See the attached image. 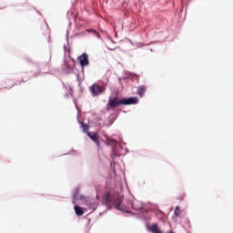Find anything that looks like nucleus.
I'll use <instances>...</instances> for the list:
<instances>
[{"label":"nucleus","mask_w":233,"mask_h":233,"mask_svg":"<svg viewBox=\"0 0 233 233\" xmlns=\"http://www.w3.org/2000/svg\"><path fill=\"white\" fill-rule=\"evenodd\" d=\"M136 103H137V97L119 99V97L115 96L108 100L106 110L110 111L121 106V105H136Z\"/></svg>","instance_id":"obj_1"},{"label":"nucleus","mask_w":233,"mask_h":233,"mask_svg":"<svg viewBox=\"0 0 233 233\" xmlns=\"http://www.w3.org/2000/svg\"><path fill=\"white\" fill-rule=\"evenodd\" d=\"M103 201H105L106 207H115L117 210H121V203H123V196L115 192L113 194L106 193L103 196Z\"/></svg>","instance_id":"obj_2"},{"label":"nucleus","mask_w":233,"mask_h":233,"mask_svg":"<svg viewBox=\"0 0 233 233\" xmlns=\"http://www.w3.org/2000/svg\"><path fill=\"white\" fill-rule=\"evenodd\" d=\"M89 89L92 96L96 97V96H101V94L106 90V87L105 86H99L98 84H93Z\"/></svg>","instance_id":"obj_3"},{"label":"nucleus","mask_w":233,"mask_h":233,"mask_svg":"<svg viewBox=\"0 0 233 233\" xmlns=\"http://www.w3.org/2000/svg\"><path fill=\"white\" fill-rule=\"evenodd\" d=\"M77 61L82 68H85V66H88V65H90V60H88V55L86 53H83L81 56H79L77 57Z\"/></svg>","instance_id":"obj_4"},{"label":"nucleus","mask_w":233,"mask_h":233,"mask_svg":"<svg viewBox=\"0 0 233 233\" xmlns=\"http://www.w3.org/2000/svg\"><path fill=\"white\" fill-rule=\"evenodd\" d=\"M88 137H90V139H92V141H94V143H96V145H97V147H99L100 142H99V135H97V133H87Z\"/></svg>","instance_id":"obj_5"},{"label":"nucleus","mask_w":233,"mask_h":233,"mask_svg":"<svg viewBox=\"0 0 233 233\" xmlns=\"http://www.w3.org/2000/svg\"><path fill=\"white\" fill-rule=\"evenodd\" d=\"M131 205L134 210H141V208H143V203L139 202L137 199H134Z\"/></svg>","instance_id":"obj_6"},{"label":"nucleus","mask_w":233,"mask_h":233,"mask_svg":"<svg viewBox=\"0 0 233 233\" xmlns=\"http://www.w3.org/2000/svg\"><path fill=\"white\" fill-rule=\"evenodd\" d=\"M106 141L107 145H111L112 147H119L121 148L120 144L117 145V141L112 137H107Z\"/></svg>","instance_id":"obj_7"},{"label":"nucleus","mask_w":233,"mask_h":233,"mask_svg":"<svg viewBox=\"0 0 233 233\" xmlns=\"http://www.w3.org/2000/svg\"><path fill=\"white\" fill-rule=\"evenodd\" d=\"M145 92H147V87L145 86H141L137 89V94L140 97H143L145 95Z\"/></svg>","instance_id":"obj_8"},{"label":"nucleus","mask_w":233,"mask_h":233,"mask_svg":"<svg viewBox=\"0 0 233 233\" xmlns=\"http://www.w3.org/2000/svg\"><path fill=\"white\" fill-rule=\"evenodd\" d=\"M74 208H75V212H76V216H83V214H85L83 208H81L79 206H75Z\"/></svg>","instance_id":"obj_9"},{"label":"nucleus","mask_w":233,"mask_h":233,"mask_svg":"<svg viewBox=\"0 0 233 233\" xmlns=\"http://www.w3.org/2000/svg\"><path fill=\"white\" fill-rule=\"evenodd\" d=\"M121 152L117 151V147H113V154H112V157H116L117 156H121Z\"/></svg>","instance_id":"obj_10"},{"label":"nucleus","mask_w":233,"mask_h":233,"mask_svg":"<svg viewBox=\"0 0 233 233\" xmlns=\"http://www.w3.org/2000/svg\"><path fill=\"white\" fill-rule=\"evenodd\" d=\"M175 216H179V214H181V210L179 209V207L178 206H177L176 208H175Z\"/></svg>","instance_id":"obj_11"},{"label":"nucleus","mask_w":233,"mask_h":233,"mask_svg":"<svg viewBox=\"0 0 233 233\" xmlns=\"http://www.w3.org/2000/svg\"><path fill=\"white\" fill-rule=\"evenodd\" d=\"M82 127H83L84 130H87V128H88V126L85 123H82Z\"/></svg>","instance_id":"obj_12"},{"label":"nucleus","mask_w":233,"mask_h":233,"mask_svg":"<svg viewBox=\"0 0 233 233\" xmlns=\"http://www.w3.org/2000/svg\"><path fill=\"white\" fill-rule=\"evenodd\" d=\"M96 206L90 207V208H95Z\"/></svg>","instance_id":"obj_13"}]
</instances>
